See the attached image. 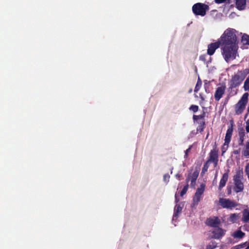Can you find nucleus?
Listing matches in <instances>:
<instances>
[{
	"label": "nucleus",
	"mask_w": 249,
	"mask_h": 249,
	"mask_svg": "<svg viewBox=\"0 0 249 249\" xmlns=\"http://www.w3.org/2000/svg\"><path fill=\"white\" fill-rule=\"evenodd\" d=\"M238 49V44L236 45H221V54L227 62L233 60L236 58Z\"/></svg>",
	"instance_id": "obj_1"
},
{
	"label": "nucleus",
	"mask_w": 249,
	"mask_h": 249,
	"mask_svg": "<svg viewBox=\"0 0 249 249\" xmlns=\"http://www.w3.org/2000/svg\"><path fill=\"white\" fill-rule=\"evenodd\" d=\"M249 73V69L238 71L236 73H234L232 75L231 79L229 81V89H232L239 87Z\"/></svg>",
	"instance_id": "obj_2"
},
{
	"label": "nucleus",
	"mask_w": 249,
	"mask_h": 249,
	"mask_svg": "<svg viewBox=\"0 0 249 249\" xmlns=\"http://www.w3.org/2000/svg\"><path fill=\"white\" fill-rule=\"evenodd\" d=\"M236 30L231 28L226 30L220 37L219 41L221 45H236L238 44L237 36L235 34Z\"/></svg>",
	"instance_id": "obj_3"
},
{
	"label": "nucleus",
	"mask_w": 249,
	"mask_h": 249,
	"mask_svg": "<svg viewBox=\"0 0 249 249\" xmlns=\"http://www.w3.org/2000/svg\"><path fill=\"white\" fill-rule=\"evenodd\" d=\"M209 10V5L200 2L196 3L192 6V11L196 16L204 17Z\"/></svg>",
	"instance_id": "obj_4"
},
{
	"label": "nucleus",
	"mask_w": 249,
	"mask_h": 249,
	"mask_svg": "<svg viewBox=\"0 0 249 249\" xmlns=\"http://www.w3.org/2000/svg\"><path fill=\"white\" fill-rule=\"evenodd\" d=\"M249 93H245L235 105V113L236 115H240L242 113L246 107V106L248 101Z\"/></svg>",
	"instance_id": "obj_5"
},
{
	"label": "nucleus",
	"mask_w": 249,
	"mask_h": 249,
	"mask_svg": "<svg viewBox=\"0 0 249 249\" xmlns=\"http://www.w3.org/2000/svg\"><path fill=\"white\" fill-rule=\"evenodd\" d=\"M219 203L223 208L230 210H232L238 205V203L236 201L228 198H220Z\"/></svg>",
	"instance_id": "obj_6"
},
{
	"label": "nucleus",
	"mask_w": 249,
	"mask_h": 249,
	"mask_svg": "<svg viewBox=\"0 0 249 249\" xmlns=\"http://www.w3.org/2000/svg\"><path fill=\"white\" fill-rule=\"evenodd\" d=\"M207 161L213 163L214 167L217 166L218 162V149L216 145L211 150Z\"/></svg>",
	"instance_id": "obj_7"
},
{
	"label": "nucleus",
	"mask_w": 249,
	"mask_h": 249,
	"mask_svg": "<svg viewBox=\"0 0 249 249\" xmlns=\"http://www.w3.org/2000/svg\"><path fill=\"white\" fill-rule=\"evenodd\" d=\"M226 89V86L225 84L222 85L216 89L214 97L216 101L218 102L223 97L225 94V90Z\"/></svg>",
	"instance_id": "obj_8"
},
{
	"label": "nucleus",
	"mask_w": 249,
	"mask_h": 249,
	"mask_svg": "<svg viewBox=\"0 0 249 249\" xmlns=\"http://www.w3.org/2000/svg\"><path fill=\"white\" fill-rule=\"evenodd\" d=\"M233 131V122L231 121L230 125L228 126V128L227 130L226 136L224 139V145H227L228 147L231 141Z\"/></svg>",
	"instance_id": "obj_9"
},
{
	"label": "nucleus",
	"mask_w": 249,
	"mask_h": 249,
	"mask_svg": "<svg viewBox=\"0 0 249 249\" xmlns=\"http://www.w3.org/2000/svg\"><path fill=\"white\" fill-rule=\"evenodd\" d=\"M221 224V221L217 216H213L207 219L206 224L211 227L217 228Z\"/></svg>",
	"instance_id": "obj_10"
},
{
	"label": "nucleus",
	"mask_w": 249,
	"mask_h": 249,
	"mask_svg": "<svg viewBox=\"0 0 249 249\" xmlns=\"http://www.w3.org/2000/svg\"><path fill=\"white\" fill-rule=\"evenodd\" d=\"M221 46V44L219 41L218 40L217 41L211 43L208 45V49H207V54L211 56L213 55L216 49L219 48V47Z\"/></svg>",
	"instance_id": "obj_11"
},
{
	"label": "nucleus",
	"mask_w": 249,
	"mask_h": 249,
	"mask_svg": "<svg viewBox=\"0 0 249 249\" xmlns=\"http://www.w3.org/2000/svg\"><path fill=\"white\" fill-rule=\"evenodd\" d=\"M234 186L233 190L236 193L241 192L244 188V184L242 180H233Z\"/></svg>",
	"instance_id": "obj_12"
},
{
	"label": "nucleus",
	"mask_w": 249,
	"mask_h": 249,
	"mask_svg": "<svg viewBox=\"0 0 249 249\" xmlns=\"http://www.w3.org/2000/svg\"><path fill=\"white\" fill-rule=\"evenodd\" d=\"M217 229L214 230L212 231L213 235L212 236V238L219 239L224 234V231L222 228L217 227Z\"/></svg>",
	"instance_id": "obj_13"
},
{
	"label": "nucleus",
	"mask_w": 249,
	"mask_h": 249,
	"mask_svg": "<svg viewBox=\"0 0 249 249\" xmlns=\"http://www.w3.org/2000/svg\"><path fill=\"white\" fill-rule=\"evenodd\" d=\"M238 135L239 137L238 144L240 146H242L244 145V137L245 136V131L243 127L238 128Z\"/></svg>",
	"instance_id": "obj_14"
},
{
	"label": "nucleus",
	"mask_w": 249,
	"mask_h": 249,
	"mask_svg": "<svg viewBox=\"0 0 249 249\" xmlns=\"http://www.w3.org/2000/svg\"><path fill=\"white\" fill-rule=\"evenodd\" d=\"M228 173L227 172L225 173L224 174H223L222 177L220 179L219 185L218 186V189L219 190H221L222 188L225 186L226 182H227L228 179Z\"/></svg>",
	"instance_id": "obj_15"
},
{
	"label": "nucleus",
	"mask_w": 249,
	"mask_h": 249,
	"mask_svg": "<svg viewBox=\"0 0 249 249\" xmlns=\"http://www.w3.org/2000/svg\"><path fill=\"white\" fill-rule=\"evenodd\" d=\"M236 7L239 10H243L245 9L246 5V0H235Z\"/></svg>",
	"instance_id": "obj_16"
},
{
	"label": "nucleus",
	"mask_w": 249,
	"mask_h": 249,
	"mask_svg": "<svg viewBox=\"0 0 249 249\" xmlns=\"http://www.w3.org/2000/svg\"><path fill=\"white\" fill-rule=\"evenodd\" d=\"M183 206H181L180 204H177L174 208V213L173 215L174 218H178V215L181 213Z\"/></svg>",
	"instance_id": "obj_17"
},
{
	"label": "nucleus",
	"mask_w": 249,
	"mask_h": 249,
	"mask_svg": "<svg viewBox=\"0 0 249 249\" xmlns=\"http://www.w3.org/2000/svg\"><path fill=\"white\" fill-rule=\"evenodd\" d=\"M199 172L197 171H195L191 176V186L194 187L196 184V180L198 176Z\"/></svg>",
	"instance_id": "obj_18"
},
{
	"label": "nucleus",
	"mask_w": 249,
	"mask_h": 249,
	"mask_svg": "<svg viewBox=\"0 0 249 249\" xmlns=\"http://www.w3.org/2000/svg\"><path fill=\"white\" fill-rule=\"evenodd\" d=\"M245 235V233L241 230H239L235 231L232 234V236L235 238L242 239Z\"/></svg>",
	"instance_id": "obj_19"
},
{
	"label": "nucleus",
	"mask_w": 249,
	"mask_h": 249,
	"mask_svg": "<svg viewBox=\"0 0 249 249\" xmlns=\"http://www.w3.org/2000/svg\"><path fill=\"white\" fill-rule=\"evenodd\" d=\"M242 220L244 222L249 221V210L245 209L243 212Z\"/></svg>",
	"instance_id": "obj_20"
},
{
	"label": "nucleus",
	"mask_w": 249,
	"mask_h": 249,
	"mask_svg": "<svg viewBox=\"0 0 249 249\" xmlns=\"http://www.w3.org/2000/svg\"><path fill=\"white\" fill-rule=\"evenodd\" d=\"M242 155L246 158L249 157V142H247L245 144V148L242 151Z\"/></svg>",
	"instance_id": "obj_21"
},
{
	"label": "nucleus",
	"mask_w": 249,
	"mask_h": 249,
	"mask_svg": "<svg viewBox=\"0 0 249 249\" xmlns=\"http://www.w3.org/2000/svg\"><path fill=\"white\" fill-rule=\"evenodd\" d=\"M243 178V172L242 170H239L233 177V180H242Z\"/></svg>",
	"instance_id": "obj_22"
},
{
	"label": "nucleus",
	"mask_w": 249,
	"mask_h": 249,
	"mask_svg": "<svg viewBox=\"0 0 249 249\" xmlns=\"http://www.w3.org/2000/svg\"><path fill=\"white\" fill-rule=\"evenodd\" d=\"M241 42L244 45H249V36L247 34H244L242 37Z\"/></svg>",
	"instance_id": "obj_23"
},
{
	"label": "nucleus",
	"mask_w": 249,
	"mask_h": 249,
	"mask_svg": "<svg viewBox=\"0 0 249 249\" xmlns=\"http://www.w3.org/2000/svg\"><path fill=\"white\" fill-rule=\"evenodd\" d=\"M205 185L204 183H202L200 187H198L195 193L199 195H202L205 191Z\"/></svg>",
	"instance_id": "obj_24"
},
{
	"label": "nucleus",
	"mask_w": 249,
	"mask_h": 249,
	"mask_svg": "<svg viewBox=\"0 0 249 249\" xmlns=\"http://www.w3.org/2000/svg\"><path fill=\"white\" fill-rule=\"evenodd\" d=\"M210 163H210L208 161H206L204 163V164L203 165V168L202 169L201 172V175L202 176H203L204 174H205V173L208 171V169L209 168V167L210 166Z\"/></svg>",
	"instance_id": "obj_25"
},
{
	"label": "nucleus",
	"mask_w": 249,
	"mask_h": 249,
	"mask_svg": "<svg viewBox=\"0 0 249 249\" xmlns=\"http://www.w3.org/2000/svg\"><path fill=\"white\" fill-rule=\"evenodd\" d=\"M202 195H199L195 193V196L193 197V202L194 205H197L198 202L200 201Z\"/></svg>",
	"instance_id": "obj_26"
},
{
	"label": "nucleus",
	"mask_w": 249,
	"mask_h": 249,
	"mask_svg": "<svg viewBox=\"0 0 249 249\" xmlns=\"http://www.w3.org/2000/svg\"><path fill=\"white\" fill-rule=\"evenodd\" d=\"M205 116V112L203 111V113L199 115H194L193 118L194 121H195L198 120V119H204Z\"/></svg>",
	"instance_id": "obj_27"
},
{
	"label": "nucleus",
	"mask_w": 249,
	"mask_h": 249,
	"mask_svg": "<svg viewBox=\"0 0 249 249\" xmlns=\"http://www.w3.org/2000/svg\"><path fill=\"white\" fill-rule=\"evenodd\" d=\"M217 247V243L215 241H211L210 243L206 246V249H214Z\"/></svg>",
	"instance_id": "obj_28"
},
{
	"label": "nucleus",
	"mask_w": 249,
	"mask_h": 249,
	"mask_svg": "<svg viewBox=\"0 0 249 249\" xmlns=\"http://www.w3.org/2000/svg\"><path fill=\"white\" fill-rule=\"evenodd\" d=\"M201 85H202V82H201L200 78H198V79L197 80V82L196 83V87H195V88L194 89V91L195 92H197L199 90V89L201 88Z\"/></svg>",
	"instance_id": "obj_29"
},
{
	"label": "nucleus",
	"mask_w": 249,
	"mask_h": 249,
	"mask_svg": "<svg viewBox=\"0 0 249 249\" xmlns=\"http://www.w3.org/2000/svg\"><path fill=\"white\" fill-rule=\"evenodd\" d=\"M205 122L203 121L202 122L199 123V125L197 128V131H199L200 132H202L204 130L205 128Z\"/></svg>",
	"instance_id": "obj_30"
},
{
	"label": "nucleus",
	"mask_w": 249,
	"mask_h": 249,
	"mask_svg": "<svg viewBox=\"0 0 249 249\" xmlns=\"http://www.w3.org/2000/svg\"><path fill=\"white\" fill-rule=\"evenodd\" d=\"M237 218V215L236 213H232L230 215L229 220L230 222L234 223L236 222Z\"/></svg>",
	"instance_id": "obj_31"
},
{
	"label": "nucleus",
	"mask_w": 249,
	"mask_h": 249,
	"mask_svg": "<svg viewBox=\"0 0 249 249\" xmlns=\"http://www.w3.org/2000/svg\"><path fill=\"white\" fill-rule=\"evenodd\" d=\"M244 89L245 91L249 90V76L247 78L244 82Z\"/></svg>",
	"instance_id": "obj_32"
},
{
	"label": "nucleus",
	"mask_w": 249,
	"mask_h": 249,
	"mask_svg": "<svg viewBox=\"0 0 249 249\" xmlns=\"http://www.w3.org/2000/svg\"><path fill=\"white\" fill-rule=\"evenodd\" d=\"M189 187V185L187 184L185 186H184L183 188L181 190L180 193V196H183L187 192L188 189Z\"/></svg>",
	"instance_id": "obj_33"
},
{
	"label": "nucleus",
	"mask_w": 249,
	"mask_h": 249,
	"mask_svg": "<svg viewBox=\"0 0 249 249\" xmlns=\"http://www.w3.org/2000/svg\"><path fill=\"white\" fill-rule=\"evenodd\" d=\"M247 242L241 243L234 247L235 249H240L245 248L246 246Z\"/></svg>",
	"instance_id": "obj_34"
},
{
	"label": "nucleus",
	"mask_w": 249,
	"mask_h": 249,
	"mask_svg": "<svg viewBox=\"0 0 249 249\" xmlns=\"http://www.w3.org/2000/svg\"><path fill=\"white\" fill-rule=\"evenodd\" d=\"M190 109L192 110L193 112H196L198 110V107L196 105H193L190 107Z\"/></svg>",
	"instance_id": "obj_35"
},
{
	"label": "nucleus",
	"mask_w": 249,
	"mask_h": 249,
	"mask_svg": "<svg viewBox=\"0 0 249 249\" xmlns=\"http://www.w3.org/2000/svg\"><path fill=\"white\" fill-rule=\"evenodd\" d=\"M207 57V54H203V55H201L200 56H199V60L204 62V63H206L207 62V60H206V57Z\"/></svg>",
	"instance_id": "obj_36"
},
{
	"label": "nucleus",
	"mask_w": 249,
	"mask_h": 249,
	"mask_svg": "<svg viewBox=\"0 0 249 249\" xmlns=\"http://www.w3.org/2000/svg\"><path fill=\"white\" fill-rule=\"evenodd\" d=\"M170 176L168 174H165L163 176V180L165 182H168L169 181Z\"/></svg>",
	"instance_id": "obj_37"
},
{
	"label": "nucleus",
	"mask_w": 249,
	"mask_h": 249,
	"mask_svg": "<svg viewBox=\"0 0 249 249\" xmlns=\"http://www.w3.org/2000/svg\"><path fill=\"white\" fill-rule=\"evenodd\" d=\"M230 0H214V1L216 3L220 4L226 2L227 1H228V3H230Z\"/></svg>",
	"instance_id": "obj_38"
},
{
	"label": "nucleus",
	"mask_w": 249,
	"mask_h": 249,
	"mask_svg": "<svg viewBox=\"0 0 249 249\" xmlns=\"http://www.w3.org/2000/svg\"><path fill=\"white\" fill-rule=\"evenodd\" d=\"M192 148V146H190L185 151V158H187L188 157V153L190 151Z\"/></svg>",
	"instance_id": "obj_39"
},
{
	"label": "nucleus",
	"mask_w": 249,
	"mask_h": 249,
	"mask_svg": "<svg viewBox=\"0 0 249 249\" xmlns=\"http://www.w3.org/2000/svg\"><path fill=\"white\" fill-rule=\"evenodd\" d=\"M246 130L248 133H249V119H248L246 122Z\"/></svg>",
	"instance_id": "obj_40"
},
{
	"label": "nucleus",
	"mask_w": 249,
	"mask_h": 249,
	"mask_svg": "<svg viewBox=\"0 0 249 249\" xmlns=\"http://www.w3.org/2000/svg\"><path fill=\"white\" fill-rule=\"evenodd\" d=\"M240 152V149H237V150H234L233 151V153L235 155L239 154Z\"/></svg>",
	"instance_id": "obj_41"
},
{
	"label": "nucleus",
	"mask_w": 249,
	"mask_h": 249,
	"mask_svg": "<svg viewBox=\"0 0 249 249\" xmlns=\"http://www.w3.org/2000/svg\"><path fill=\"white\" fill-rule=\"evenodd\" d=\"M227 147L226 148H225V147L223 146L222 147V154H223L227 150Z\"/></svg>",
	"instance_id": "obj_42"
},
{
	"label": "nucleus",
	"mask_w": 249,
	"mask_h": 249,
	"mask_svg": "<svg viewBox=\"0 0 249 249\" xmlns=\"http://www.w3.org/2000/svg\"><path fill=\"white\" fill-rule=\"evenodd\" d=\"M190 180V177H188L186 178V182L187 183V184H188V182Z\"/></svg>",
	"instance_id": "obj_43"
},
{
	"label": "nucleus",
	"mask_w": 249,
	"mask_h": 249,
	"mask_svg": "<svg viewBox=\"0 0 249 249\" xmlns=\"http://www.w3.org/2000/svg\"><path fill=\"white\" fill-rule=\"evenodd\" d=\"M199 96H200V98H201V100L204 101V98L203 97V96L201 94H199Z\"/></svg>",
	"instance_id": "obj_44"
},
{
	"label": "nucleus",
	"mask_w": 249,
	"mask_h": 249,
	"mask_svg": "<svg viewBox=\"0 0 249 249\" xmlns=\"http://www.w3.org/2000/svg\"><path fill=\"white\" fill-rule=\"evenodd\" d=\"M175 198H176V200H175V201L176 203H178L179 201L177 197L176 196H175Z\"/></svg>",
	"instance_id": "obj_45"
},
{
	"label": "nucleus",
	"mask_w": 249,
	"mask_h": 249,
	"mask_svg": "<svg viewBox=\"0 0 249 249\" xmlns=\"http://www.w3.org/2000/svg\"><path fill=\"white\" fill-rule=\"evenodd\" d=\"M249 113H248V112L245 115V118L247 117V116L248 115Z\"/></svg>",
	"instance_id": "obj_46"
}]
</instances>
